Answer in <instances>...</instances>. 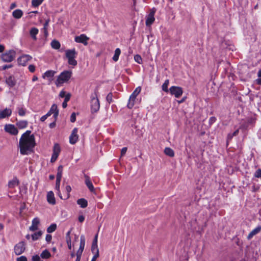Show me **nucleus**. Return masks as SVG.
Returning a JSON list of instances; mask_svg holds the SVG:
<instances>
[{"label":"nucleus","instance_id":"obj_39","mask_svg":"<svg viewBox=\"0 0 261 261\" xmlns=\"http://www.w3.org/2000/svg\"><path fill=\"white\" fill-rule=\"evenodd\" d=\"M18 113L20 116H23L25 114V109H24L22 108H18Z\"/></svg>","mask_w":261,"mask_h":261},{"label":"nucleus","instance_id":"obj_22","mask_svg":"<svg viewBox=\"0 0 261 261\" xmlns=\"http://www.w3.org/2000/svg\"><path fill=\"white\" fill-rule=\"evenodd\" d=\"M261 230V226H258L255 229H253L248 234L247 239L248 240L251 239L254 236L258 233Z\"/></svg>","mask_w":261,"mask_h":261},{"label":"nucleus","instance_id":"obj_28","mask_svg":"<svg viewBox=\"0 0 261 261\" xmlns=\"http://www.w3.org/2000/svg\"><path fill=\"white\" fill-rule=\"evenodd\" d=\"M50 256V253L47 249H45L41 253L40 257L44 259H47L49 258Z\"/></svg>","mask_w":261,"mask_h":261},{"label":"nucleus","instance_id":"obj_59","mask_svg":"<svg viewBox=\"0 0 261 261\" xmlns=\"http://www.w3.org/2000/svg\"><path fill=\"white\" fill-rule=\"evenodd\" d=\"M5 50V46L2 44H0V53H2Z\"/></svg>","mask_w":261,"mask_h":261},{"label":"nucleus","instance_id":"obj_18","mask_svg":"<svg viewBox=\"0 0 261 261\" xmlns=\"http://www.w3.org/2000/svg\"><path fill=\"white\" fill-rule=\"evenodd\" d=\"M97 241H98V234H96L94 237V238L93 239L92 247H91V250L92 252H99V249L98 248L97 245Z\"/></svg>","mask_w":261,"mask_h":261},{"label":"nucleus","instance_id":"obj_32","mask_svg":"<svg viewBox=\"0 0 261 261\" xmlns=\"http://www.w3.org/2000/svg\"><path fill=\"white\" fill-rule=\"evenodd\" d=\"M28 122L24 120H21L17 123V126L20 128H23L27 127Z\"/></svg>","mask_w":261,"mask_h":261},{"label":"nucleus","instance_id":"obj_1","mask_svg":"<svg viewBox=\"0 0 261 261\" xmlns=\"http://www.w3.org/2000/svg\"><path fill=\"white\" fill-rule=\"evenodd\" d=\"M30 130H27L23 133L19 142L20 152L22 155H27L33 151L36 145L35 137L31 134Z\"/></svg>","mask_w":261,"mask_h":261},{"label":"nucleus","instance_id":"obj_46","mask_svg":"<svg viewBox=\"0 0 261 261\" xmlns=\"http://www.w3.org/2000/svg\"><path fill=\"white\" fill-rule=\"evenodd\" d=\"M32 261H43V260L41 259L39 255H36L33 256Z\"/></svg>","mask_w":261,"mask_h":261},{"label":"nucleus","instance_id":"obj_57","mask_svg":"<svg viewBox=\"0 0 261 261\" xmlns=\"http://www.w3.org/2000/svg\"><path fill=\"white\" fill-rule=\"evenodd\" d=\"M67 94H66L65 91L62 90L60 92L59 96L61 97H64L66 96Z\"/></svg>","mask_w":261,"mask_h":261},{"label":"nucleus","instance_id":"obj_30","mask_svg":"<svg viewBox=\"0 0 261 261\" xmlns=\"http://www.w3.org/2000/svg\"><path fill=\"white\" fill-rule=\"evenodd\" d=\"M120 53H121V50H120V48H117L115 49V54L113 57V60L115 62H117L118 60L119 56L120 55Z\"/></svg>","mask_w":261,"mask_h":261},{"label":"nucleus","instance_id":"obj_64","mask_svg":"<svg viewBox=\"0 0 261 261\" xmlns=\"http://www.w3.org/2000/svg\"><path fill=\"white\" fill-rule=\"evenodd\" d=\"M256 82L258 84L261 85V79H258L256 80Z\"/></svg>","mask_w":261,"mask_h":261},{"label":"nucleus","instance_id":"obj_2","mask_svg":"<svg viewBox=\"0 0 261 261\" xmlns=\"http://www.w3.org/2000/svg\"><path fill=\"white\" fill-rule=\"evenodd\" d=\"M72 75V71L65 70L60 73L58 76L55 84L57 87L61 86L64 83L67 82Z\"/></svg>","mask_w":261,"mask_h":261},{"label":"nucleus","instance_id":"obj_13","mask_svg":"<svg viewBox=\"0 0 261 261\" xmlns=\"http://www.w3.org/2000/svg\"><path fill=\"white\" fill-rule=\"evenodd\" d=\"M78 129L74 128L69 137V142L71 144H74L78 141L79 136L77 135Z\"/></svg>","mask_w":261,"mask_h":261},{"label":"nucleus","instance_id":"obj_23","mask_svg":"<svg viewBox=\"0 0 261 261\" xmlns=\"http://www.w3.org/2000/svg\"><path fill=\"white\" fill-rule=\"evenodd\" d=\"M85 184L91 192L94 191V188L92 183L90 180V178L88 176H85Z\"/></svg>","mask_w":261,"mask_h":261},{"label":"nucleus","instance_id":"obj_14","mask_svg":"<svg viewBox=\"0 0 261 261\" xmlns=\"http://www.w3.org/2000/svg\"><path fill=\"white\" fill-rule=\"evenodd\" d=\"M5 130L13 135H16L18 134V130L13 124H6L5 126Z\"/></svg>","mask_w":261,"mask_h":261},{"label":"nucleus","instance_id":"obj_6","mask_svg":"<svg viewBox=\"0 0 261 261\" xmlns=\"http://www.w3.org/2000/svg\"><path fill=\"white\" fill-rule=\"evenodd\" d=\"M141 88L140 87H138L136 88L133 93L130 95L127 107L129 109H132L135 105V101L137 96L140 93Z\"/></svg>","mask_w":261,"mask_h":261},{"label":"nucleus","instance_id":"obj_43","mask_svg":"<svg viewBox=\"0 0 261 261\" xmlns=\"http://www.w3.org/2000/svg\"><path fill=\"white\" fill-rule=\"evenodd\" d=\"M51 115V114H50V113L49 112H48L46 114H45V115H43V116H42L40 118V120L42 122L44 121L49 116H50Z\"/></svg>","mask_w":261,"mask_h":261},{"label":"nucleus","instance_id":"obj_60","mask_svg":"<svg viewBox=\"0 0 261 261\" xmlns=\"http://www.w3.org/2000/svg\"><path fill=\"white\" fill-rule=\"evenodd\" d=\"M16 7V4L15 3H12L10 5V9H13Z\"/></svg>","mask_w":261,"mask_h":261},{"label":"nucleus","instance_id":"obj_40","mask_svg":"<svg viewBox=\"0 0 261 261\" xmlns=\"http://www.w3.org/2000/svg\"><path fill=\"white\" fill-rule=\"evenodd\" d=\"M134 60L139 64H141L142 61L141 57L139 55H137L134 56Z\"/></svg>","mask_w":261,"mask_h":261},{"label":"nucleus","instance_id":"obj_50","mask_svg":"<svg viewBox=\"0 0 261 261\" xmlns=\"http://www.w3.org/2000/svg\"><path fill=\"white\" fill-rule=\"evenodd\" d=\"M29 70L31 72H34L35 70V66L33 65H30L29 66Z\"/></svg>","mask_w":261,"mask_h":261},{"label":"nucleus","instance_id":"obj_36","mask_svg":"<svg viewBox=\"0 0 261 261\" xmlns=\"http://www.w3.org/2000/svg\"><path fill=\"white\" fill-rule=\"evenodd\" d=\"M169 84V80H166L162 86V89L163 91H164L166 92H168V91H169V90H168V86Z\"/></svg>","mask_w":261,"mask_h":261},{"label":"nucleus","instance_id":"obj_15","mask_svg":"<svg viewBox=\"0 0 261 261\" xmlns=\"http://www.w3.org/2000/svg\"><path fill=\"white\" fill-rule=\"evenodd\" d=\"M40 224V219L38 217H36L33 219L32 225L29 227V230L31 231H34L38 229V226Z\"/></svg>","mask_w":261,"mask_h":261},{"label":"nucleus","instance_id":"obj_41","mask_svg":"<svg viewBox=\"0 0 261 261\" xmlns=\"http://www.w3.org/2000/svg\"><path fill=\"white\" fill-rule=\"evenodd\" d=\"M112 97H113V95H112V93H109L107 95V97H106V99H107V101L109 103H110L111 102H112V101H113Z\"/></svg>","mask_w":261,"mask_h":261},{"label":"nucleus","instance_id":"obj_49","mask_svg":"<svg viewBox=\"0 0 261 261\" xmlns=\"http://www.w3.org/2000/svg\"><path fill=\"white\" fill-rule=\"evenodd\" d=\"M239 133V129H237L236 130V131H234L232 134H229L228 137L229 138L231 139L232 138L233 136H236Z\"/></svg>","mask_w":261,"mask_h":261},{"label":"nucleus","instance_id":"obj_38","mask_svg":"<svg viewBox=\"0 0 261 261\" xmlns=\"http://www.w3.org/2000/svg\"><path fill=\"white\" fill-rule=\"evenodd\" d=\"M85 239L84 235H82L80 238V247L84 248L85 247Z\"/></svg>","mask_w":261,"mask_h":261},{"label":"nucleus","instance_id":"obj_16","mask_svg":"<svg viewBox=\"0 0 261 261\" xmlns=\"http://www.w3.org/2000/svg\"><path fill=\"white\" fill-rule=\"evenodd\" d=\"M6 83L9 87H14L16 83V80L13 75H10L6 78Z\"/></svg>","mask_w":261,"mask_h":261},{"label":"nucleus","instance_id":"obj_33","mask_svg":"<svg viewBox=\"0 0 261 261\" xmlns=\"http://www.w3.org/2000/svg\"><path fill=\"white\" fill-rule=\"evenodd\" d=\"M57 229V225L55 223L51 224L48 228H47V232L48 233H52L55 231Z\"/></svg>","mask_w":261,"mask_h":261},{"label":"nucleus","instance_id":"obj_24","mask_svg":"<svg viewBox=\"0 0 261 261\" xmlns=\"http://www.w3.org/2000/svg\"><path fill=\"white\" fill-rule=\"evenodd\" d=\"M23 15V12L20 9H16L12 13L13 16L16 19L20 18Z\"/></svg>","mask_w":261,"mask_h":261},{"label":"nucleus","instance_id":"obj_55","mask_svg":"<svg viewBox=\"0 0 261 261\" xmlns=\"http://www.w3.org/2000/svg\"><path fill=\"white\" fill-rule=\"evenodd\" d=\"M127 151V148L126 147H123L122 148L121 150V155H124L126 152Z\"/></svg>","mask_w":261,"mask_h":261},{"label":"nucleus","instance_id":"obj_8","mask_svg":"<svg viewBox=\"0 0 261 261\" xmlns=\"http://www.w3.org/2000/svg\"><path fill=\"white\" fill-rule=\"evenodd\" d=\"M169 92L172 95L176 98L179 97L183 93L182 89L178 86H172L169 89Z\"/></svg>","mask_w":261,"mask_h":261},{"label":"nucleus","instance_id":"obj_47","mask_svg":"<svg viewBox=\"0 0 261 261\" xmlns=\"http://www.w3.org/2000/svg\"><path fill=\"white\" fill-rule=\"evenodd\" d=\"M76 120V115L75 113H72L70 117V121L74 122Z\"/></svg>","mask_w":261,"mask_h":261},{"label":"nucleus","instance_id":"obj_5","mask_svg":"<svg viewBox=\"0 0 261 261\" xmlns=\"http://www.w3.org/2000/svg\"><path fill=\"white\" fill-rule=\"evenodd\" d=\"M100 108V103L96 93L91 96V109L92 113L97 112Z\"/></svg>","mask_w":261,"mask_h":261},{"label":"nucleus","instance_id":"obj_27","mask_svg":"<svg viewBox=\"0 0 261 261\" xmlns=\"http://www.w3.org/2000/svg\"><path fill=\"white\" fill-rule=\"evenodd\" d=\"M38 29L36 28H33L31 29L30 33L32 38L36 40L37 39L36 35L38 33Z\"/></svg>","mask_w":261,"mask_h":261},{"label":"nucleus","instance_id":"obj_61","mask_svg":"<svg viewBox=\"0 0 261 261\" xmlns=\"http://www.w3.org/2000/svg\"><path fill=\"white\" fill-rule=\"evenodd\" d=\"M49 19L47 20L45 23L44 24V27H43V29H45V27H47L48 25V23H49Z\"/></svg>","mask_w":261,"mask_h":261},{"label":"nucleus","instance_id":"obj_25","mask_svg":"<svg viewBox=\"0 0 261 261\" xmlns=\"http://www.w3.org/2000/svg\"><path fill=\"white\" fill-rule=\"evenodd\" d=\"M77 203L82 208H85L88 205L87 201L84 198L78 199Z\"/></svg>","mask_w":261,"mask_h":261},{"label":"nucleus","instance_id":"obj_62","mask_svg":"<svg viewBox=\"0 0 261 261\" xmlns=\"http://www.w3.org/2000/svg\"><path fill=\"white\" fill-rule=\"evenodd\" d=\"M67 102L64 101L62 103V107L63 108H65L67 106Z\"/></svg>","mask_w":261,"mask_h":261},{"label":"nucleus","instance_id":"obj_44","mask_svg":"<svg viewBox=\"0 0 261 261\" xmlns=\"http://www.w3.org/2000/svg\"><path fill=\"white\" fill-rule=\"evenodd\" d=\"M92 253L94 254V255L91 261H96V259L99 256V252H92Z\"/></svg>","mask_w":261,"mask_h":261},{"label":"nucleus","instance_id":"obj_58","mask_svg":"<svg viewBox=\"0 0 261 261\" xmlns=\"http://www.w3.org/2000/svg\"><path fill=\"white\" fill-rule=\"evenodd\" d=\"M12 67V65H5L4 66H3L2 67V69L3 70H6L8 68H11Z\"/></svg>","mask_w":261,"mask_h":261},{"label":"nucleus","instance_id":"obj_34","mask_svg":"<svg viewBox=\"0 0 261 261\" xmlns=\"http://www.w3.org/2000/svg\"><path fill=\"white\" fill-rule=\"evenodd\" d=\"M42 234V231L40 230L37 232L34 233L32 235V238L33 241L37 240Z\"/></svg>","mask_w":261,"mask_h":261},{"label":"nucleus","instance_id":"obj_26","mask_svg":"<svg viewBox=\"0 0 261 261\" xmlns=\"http://www.w3.org/2000/svg\"><path fill=\"white\" fill-rule=\"evenodd\" d=\"M55 73L56 72L55 71L47 70L43 74V75H42V77L43 79H45L46 77L51 78L54 76Z\"/></svg>","mask_w":261,"mask_h":261},{"label":"nucleus","instance_id":"obj_7","mask_svg":"<svg viewBox=\"0 0 261 261\" xmlns=\"http://www.w3.org/2000/svg\"><path fill=\"white\" fill-rule=\"evenodd\" d=\"M156 12V9L153 8L150 10V13L146 17L145 24L146 26H150L154 21V14Z\"/></svg>","mask_w":261,"mask_h":261},{"label":"nucleus","instance_id":"obj_37","mask_svg":"<svg viewBox=\"0 0 261 261\" xmlns=\"http://www.w3.org/2000/svg\"><path fill=\"white\" fill-rule=\"evenodd\" d=\"M60 150L61 149L60 145L57 143L55 144L54 146L53 153L59 155V153L60 152Z\"/></svg>","mask_w":261,"mask_h":261},{"label":"nucleus","instance_id":"obj_54","mask_svg":"<svg viewBox=\"0 0 261 261\" xmlns=\"http://www.w3.org/2000/svg\"><path fill=\"white\" fill-rule=\"evenodd\" d=\"M78 220L80 222L82 223L85 220V217L83 215H80L79 216Z\"/></svg>","mask_w":261,"mask_h":261},{"label":"nucleus","instance_id":"obj_12","mask_svg":"<svg viewBox=\"0 0 261 261\" xmlns=\"http://www.w3.org/2000/svg\"><path fill=\"white\" fill-rule=\"evenodd\" d=\"M89 40V38L87 37L85 34H81L80 36H76L74 38V40L77 43H83L85 45L88 44V41Z\"/></svg>","mask_w":261,"mask_h":261},{"label":"nucleus","instance_id":"obj_9","mask_svg":"<svg viewBox=\"0 0 261 261\" xmlns=\"http://www.w3.org/2000/svg\"><path fill=\"white\" fill-rule=\"evenodd\" d=\"M32 58V57L29 55H23L17 59L18 64L21 66H25Z\"/></svg>","mask_w":261,"mask_h":261},{"label":"nucleus","instance_id":"obj_29","mask_svg":"<svg viewBox=\"0 0 261 261\" xmlns=\"http://www.w3.org/2000/svg\"><path fill=\"white\" fill-rule=\"evenodd\" d=\"M165 153L170 157H173L174 156V152L173 149L169 147H166L164 150Z\"/></svg>","mask_w":261,"mask_h":261},{"label":"nucleus","instance_id":"obj_21","mask_svg":"<svg viewBox=\"0 0 261 261\" xmlns=\"http://www.w3.org/2000/svg\"><path fill=\"white\" fill-rule=\"evenodd\" d=\"M18 184L19 181L18 179L16 177H14L8 182V187L9 188L12 189L16 187Z\"/></svg>","mask_w":261,"mask_h":261},{"label":"nucleus","instance_id":"obj_52","mask_svg":"<svg viewBox=\"0 0 261 261\" xmlns=\"http://www.w3.org/2000/svg\"><path fill=\"white\" fill-rule=\"evenodd\" d=\"M58 157V155H57L56 154L53 153V155H52V156H51V162H54L57 160Z\"/></svg>","mask_w":261,"mask_h":261},{"label":"nucleus","instance_id":"obj_4","mask_svg":"<svg viewBox=\"0 0 261 261\" xmlns=\"http://www.w3.org/2000/svg\"><path fill=\"white\" fill-rule=\"evenodd\" d=\"M77 53L74 48L66 50V57L68 59V63L73 66L77 65V61L75 60Z\"/></svg>","mask_w":261,"mask_h":261},{"label":"nucleus","instance_id":"obj_63","mask_svg":"<svg viewBox=\"0 0 261 261\" xmlns=\"http://www.w3.org/2000/svg\"><path fill=\"white\" fill-rule=\"evenodd\" d=\"M66 239L67 243H71V238L70 237H66Z\"/></svg>","mask_w":261,"mask_h":261},{"label":"nucleus","instance_id":"obj_48","mask_svg":"<svg viewBox=\"0 0 261 261\" xmlns=\"http://www.w3.org/2000/svg\"><path fill=\"white\" fill-rule=\"evenodd\" d=\"M17 261H27V258L25 256H21L17 258Z\"/></svg>","mask_w":261,"mask_h":261},{"label":"nucleus","instance_id":"obj_17","mask_svg":"<svg viewBox=\"0 0 261 261\" xmlns=\"http://www.w3.org/2000/svg\"><path fill=\"white\" fill-rule=\"evenodd\" d=\"M11 113V110L8 108H6L3 111H0V119L10 116Z\"/></svg>","mask_w":261,"mask_h":261},{"label":"nucleus","instance_id":"obj_35","mask_svg":"<svg viewBox=\"0 0 261 261\" xmlns=\"http://www.w3.org/2000/svg\"><path fill=\"white\" fill-rule=\"evenodd\" d=\"M44 0H32V6L33 7H38L40 5Z\"/></svg>","mask_w":261,"mask_h":261},{"label":"nucleus","instance_id":"obj_3","mask_svg":"<svg viewBox=\"0 0 261 261\" xmlns=\"http://www.w3.org/2000/svg\"><path fill=\"white\" fill-rule=\"evenodd\" d=\"M16 51L14 49L6 50L1 55V59L4 62L10 63L15 58Z\"/></svg>","mask_w":261,"mask_h":261},{"label":"nucleus","instance_id":"obj_19","mask_svg":"<svg viewBox=\"0 0 261 261\" xmlns=\"http://www.w3.org/2000/svg\"><path fill=\"white\" fill-rule=\"evenodd\" d=\"M47 200L48 202L50 204H55L56 203L54 194L52 191H49L47 193Z\"/></svg>","mask_w":261,"mask_h":261},{"label":"nucleus","instance_id":"obj_20","mask_svg":"<svg viewBox=\"0 0 261 261\" xmlns=\"http://www.w3.org/2000/svg\"><path fill=\"white\" fill-rule=\"evenodd\" d=\"M48 112L51 115L54 114L55 118H56L59 114V110L58 109L57 106L55 104L53 105Z\"/></svg>","mask_w":261,"mask_h":261},{"label":"nucleus","instance_id":"obj_51","mask_svg":"<svg viewBox=\"0 0 261 261\" xmlns=\"http://www.w3.org/2000/svg\"><path fill=\"white\" fill-rule=\"evenodd\" d=\"M52 239V236L50 234H47L45 237V240L47 243H49Z\"/></svg>","mask_w":261,"mask_h":261},{"label":"nucleus","instance_id":"obj_42","mask_svg":"<svg viewBox=\"0 0 261 261\" xmlns=\"http://www.w3.org/2000/svg\"><path fill=\"white\" fill-rule=\"evenodd\" d=\"M84 248L82 247H79L78 250L76 252V256L79 257H81L82 253L84 250Z\"/></svg>","mask_w":261,"mask_h":261},{"label":"nucleus","instance_id":"obj_31","mask_svg":"<svg viewBox=\"0 0 261 261\" xmlns=\"http://www.w3.org/2000/svg\"><path fill=\"white\" fill-rule=\"evenodd\" d=\"M51 46L53 48L58 49L60 48L61 45L58 41L54 40L51 42Z\"/></svg>","mask_w":261,"mask_h":261},{"label":"nucleus","instance_id":"obj_45","mask_svg":"<svg viewBox=\"0 0 261 261\" xmlns=\"http://www.w3.org/2000/svg\"><path fill=\"white\" fill-rule=\"evenodd\" d=\"M254 176L255 177H261V169H257L254 173Z\"/></svg>","mask_w":261,"mask_h":261},{"label":"nucleus","instance_id":"obj_10","mask_svg":"<svg viewBox=\"0 0 261 261\" xmlns=\"http://www.w3.org/2000/svg\"><path fill=\"white\" fill-rule=\"evenodd\" d=\"M25 249V244L23 242H20L14 246V252L17 255L22 254Z\"/></svg>","mask_w":261,"mask_h":261},{"label":"nucleus","instance_id":"obj_11","mask_svg":"<svg viewBox=\"0 0 261 261\" xmlns=\"http://www.w3.org/2000/svg\"><path fill=\"white\" fill-rule=\"evenodd\" d=\"M63 172V166H60L58 169V172L57 174L56 184V189L60 193V184L62 178Z\"/></svg>","mask_w":261,"mask_h":261},{"label":"nucleus","instance_id":"obj_56","mask_svg":"<svg viewBox=\"0 0 261 261\" xmlns=\"http://www.w3.org/2000/svg\"><path fill=\"white\" fill-rule=\"evenodd\" d=\"M71 190V188L70 187V186H66V191L67 193H68V196H67L68 197H69V194Z\"/></svg>","mask_w":261,"mask_h":261},{"label":"nucleus","instance_id":"obj_53","mask_svg":"<svg viewBox=\"0 0 261 261\" xmlns=\"http://www.w3.org/2000/svg\"><path fill=\"white\" fill-rule=\"evenodd\" d=\"M71 94L70 93H67L65 96L64 101L68 102L70 98Z\"/></svg>","mask_w":261,"mask_h":261}]
</instances>
